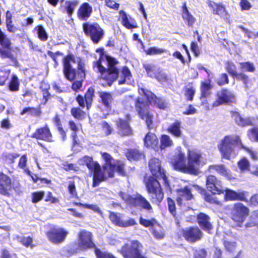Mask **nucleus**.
I'll return each instance as SVG.
<instances>
[{"instance_id":"nucleus-1","label":"nucleus","mask_w":258,"mask_h":258,"mask_svg":"<svg viewBox=\"0 0 258 258\" xmlns=\"http://www.w3.org/2000/svg\"><path fill=\"white\" fill-rule=\"evenodd\" d=\"M138 93L143 95L147 101L143 98L137 97L134 100L135 109L139 117L144 120L149 130L153 128L154 115L150 108V104H153L156 107L165 110L167 103L162 98L157 97L153 92L143 88H138Z\"/></svg>"},{"instance_id":"nucleus-2","label":"nucleus","mask_w":258,"mask_h":258,"mask_svg":"<svg viewBox=\"0 0 258 258\" xmlns=\"http://www.w3.org/2000/svg\"><path fill=\"white\" fill-rule=\"evenodd\" d=\"M202 159V153L197 150H188L187 162L185 163V156L181 147H177L169 161L174 170L184 173L198 175L200 173V166Z\"/></svg>"},{"instance_id":"nucleus-3","label":"nucleus","mask_w":258,"mask_h":258,"mask_svg":"<svg viewBox=\"0 0 258 258\" xmlns=\"http://www.w3.org/2000/svg\"><path fill=\"white\" fill-rule=\"evenodd\" d=\"M98 53V59L93 62V69L100 74L99 78L104 80L107 85L110 87L118 78L119 70L116 67L118 61L114 57L105 54L103 47L95 50Z\"/></svg>"},{"instance_id":"nucleus-4","label":"nucleus","mask_w":258,"mask_h":258,"mask_svg":"<svg viewBox=\"0 0 258 258\" xmlns=\"http://www.w3.org/2000/svg\"><path fill=\"white\" fill-rule=\"evenodd\" d=\"M239 147L248 153L253 160H257V153L245 147L242 143L240 137L237 135H229L225 136L218 143V149L220 153L222 159L231 160L234 158L237 154L234 147Z\"/></svg>"},{"instance_id":"nucleus-5","label":"nucleus","mask_w":258,"mask_h":258,"mask_svg":"<svg viewBox=\"0 0 258 258\" xmlns=\"http://www.w3.org/2000/svg\"><path fill=\"white\" fill-rule=\"evenodd\" d=\"M94 96L95 89L93 87L88 88L83 96L78 94L75 100L79 106L73 107L71 109L72 116L78 120L84 119L86 117V112L83 109L86 108L87 111L90 110L92 106Z\"/></svg>"},{"instance_id":"nucleus-6","label":"nucleus","mask_w":258,"mask_h":258,"mask_svg":"<svg viewBox=\"0 0 258 258\" xmlns=\"http://www.w3.org/2000/svg\"><path fill=\"white\" fill-rule=\"evenodd\" d=\"M101 154L104 163L102 165V170L100 165L99 170L95 172L93 176L92 185L93 187L98 186L101 182L106 180L107 178L114 176L115 163H112L114 161L113 158L107 152H103Z\"/></svg>"},{"instance_id":"nucleus-7","label":"nucleus","mask_w":258,"mask_h":258,"mask_svg":"<svg viewBox=\"0 0 258 258\" xmlns=\"http://www.w3.org/2000/svg\"><path fill=\"white\" fill-rule=\"evenodd\" d=\"M118 195L130 208L144 209L149 214L154 213L153 207L150 202L141 194L136 193L134 195H130L120 191Z\"/></svg>"},{"instance_id":"nucleus-8","label":"nucleus","mask_w":258,"mask_h":258,"mask_svg":"<svg viewBox=\"0 0 258 258\" xmlns=\"http://www.w3.org/2000/svg\"><path fill=\"white\" fill-rule=\"evenodd\" d=\"M153 176H149L145 180V185L150 200L153 203L159 204L164 198V192L160 183Z\"/></svg>"},{"instance_id":"nucleus-9","label":"nucleus","mask_w":258,"mask_h":258,"mask_svg":"<svg viewBox=\"0 0 258 258\" xmlns=\"http://www.w3.org/2000/svg\"><path fill=\"white\" fill-rule=\"evenodd\" d=\"M82 27L85 35L95 44L99 43L104 37V30L97 22H85Z\"/></svg>"},{"instance_id":"nucleus-10","label":"nucleus","mask_w":258,"mask_h":258,"mask_svg":"<svg viewBox=\"0 0 258 258\" xmlns=\"http://www.w3.org/2000/svg\"><path fill=\"white\" fill-rule=\"evenodd\" d=\"M143 246L138 240H134L131 242L130 245L125 243L123 245L119 251L124 258H148L142 254Z\"/></svg>"},{"instance_id":"nucleus-11","label":"nucleus","mask_w":258,"mask_h":258,"mask_svg":"<svg viewBox=\"0 0 258 258\" xmlns=\"http://www.w3.org/2000/svg\"><path fill=\"white\" fill-rule=\"evenodd\" d=\"M250 210L241 203H236L233 205L230 212L231 220L238 227H242L245 219L249 215Z\"/></svg>"},{"instance_id":"nucleus-12","label":"nucleus","mask_w":258,"mask_h":258,"mask_svg":"<svg viewBox=\"0 0 258 258\" xmlns=\"http://www.w3.org/2000/svg\"><path fill=\"white\" fill-rule=\"evenodd\" d=\"M216 99L213 102L212 107H217L222 105L235 104L237 99L234 93L230 91L227 88H223L217 92Z\"/></svg>"},{"instance_id":"nucleus-13","label":"nucleus","mask_w":258,"mask_h":258,"mask_svg":"<svg viewBox=\"0 0 258 258\" xmlns=\"http://www.w3.org/2000/svg\"><path fill=\"white\" fill-rule=\"evenodd\" d=\"M20 188V184L17 183L14 185L11 178L3 172H0V195L10 197L12 190H17Z\"/></svg>"},{"instance_id":"nucleus-14","label":"nucleus","mask_w":258,"mask_h":258,"mask_svg":"<svg viewBox=\"0 0 258 258\" xmlns=\"http://www.w3.org/2000/svg\"><path fill=\"white\" fill-rule=\"evenodd\" d=\"M182 237L186 241L194 243L202 240L204 233L198 226H189L180 230Z\"/></svg>"},{"instance_id":"nucleus-15","label":"nucleus","mask_w":258,"mask_h":258,"mask_svg":"<svg viewBox=\"0 0 258 258\" xmlns=\"http://www.w3.org/2000/svg\"><path fill=\"white\" fill-rule=\"evenodd\" d=\"M149 168L152 175L159 179L162 178L165 185L169 186V181L164 169L161 167V161L157 158H152L149 161Z\"/></svg>"},{"instance_id":"nucleus-16","label":"nucleus","mask_w":258,"mask_h":258,"mask_svg":"<svg viewBox=\"0 0 258 258\" xmlns=\"http://www.w3.org/2000/svg\"><path fill=\"white\" fill-rule=\"evenodd\" d=\"M69 232L63 228L53 227L46 232L48 240L54 244H59L63 242Z\"/></svg>"},{"instance_id":"nucleus-17","label":"nucleus","mask_w":258,"mask_h":258,"mask_svg":"<svg viewBox=\"0 0 258 258\" xmlns=\"http://www.w3.org/2000/svg\"><path fill=\"white\" fill-rule=\"evenodd\" d=\"M75 62L74 55L70 53L65 56L62 60L63 73L64 77L69 81L76 79V69L73 68L71 62Z\"/></svg>"},{"instance_id":"nucleus-18","label":"nucleus","mask_w":258,"mask_h":258,"mask_svg":"<svg viewBox=\"0 0 258 258\" xmlns=\"http://www.w3.org/2000/svg\"><path fill=\"white\" fill-rule=\"evenodd\" d=\"M31 138L37 141H43L47 143L54 142L53 135L47 124L36 128L31 135Z\"/></svg>"},{"instance_id":"nucleus-19","label":"nucleus","mask_w":258,"mask_h":258,"mask_svg":"<svg viewBox=\"0 0 258 258\" xmlns=\"http://www.w3.org/2000/svg\"><path fill=\"white\" fill-rule=\"evenodd\" d=\"M78 247L80 249L86 250L91 248H96V246L93 241L92 233L85 230H82L78 234Z\"/></svg>"},{"instance_id":"nucleus-20","label":"nucleus","mask_w":258,"mask_h":258,"mask_svg":"<svg viewBox=\"0 0 258 258\" xmlns=\"http://www.w3.org/2000/svg\"><path fill=\"white\" fill-rule=\"evenodd\" d=\"M108 217L113 225L119 227L126 228L137 225L135 219L130 218L127 220L123 221L120 214L113 211H109Z\"/></svg>"},{"instance_id":"nucleus-21","label":"nucleus","mask_w":258,"mask_h":258,"mask_svg":"<svg viewBox=\"0 0 258 258\" xmlns=\"http://www.w3.org/2000/svg\"><path fill=\"white\" fill-rule=\"evenodd\" d=\"M128 119H123L119 118L115 121L117 133L120 137H124L130 136L133 135V132L131 126L130 121L131 120L130 115H126Z\"/></svg>"},{"instance_id":"nucleus-22","label":"nucleus","mask_w":258,"mask_h":258,"mask_svg":"<svg viewBox=\"0 0 258 258\" xmlns=\"http://www.w3.org/2000/svg\"><path fill=\"white\" fill-rule=\"evenodd\" d=\"M230 113L235 124L239 127L252 126L255 123L253 117L247 116L244 117L239 112L237 111L231 110Z\"/></svg>"},{"instance_id":"nucleus-23","label":"nucleus","mask_w":258,"mask_h":258,"mask_svg":"<svg viewBox=\"0 0 258 258\" xmlns=\"http://www.w3.org/2000/svg\"><path fill=\"white\" fill-rule=\"evenodd\" d=\"M207 189L213 194L221 195L224 193L221 182L213 175H209L206 178Z\"/></svg>"},{"instance_id":"nucleus-24","label":"nucleus","mask_w":258,"mask_h":258,"mask_svg":"<svg viewBox=\"0 0 258 258\" xmlns=\"http://www.w3.org/2000/svg\"><path fill=\"white\" fill-rule=\"evenodd\" d=\"M206 3L214 15L218 16L221 19L227 18L228 11L225 6L222 3H216L212 1L208 0Z\"/></svg>"},{"instance_id":"nucleus-25","label":"nucleus","mask_w":258,"mask_h":258,"mask_svg":"<svg viewBox=\"0 0 258 258\" xmlns=\"http://www.w3.org/2000/svg\"><path fill=\"white\" fill-rule=\"evenodd\" d=\"M210 220V216L204 213L200 212L197 215V221L200 228L208 233H210L213 228Z\"/></svg>"},{"instance_id":"nucleus-26","label":"nucleus","mask_w":258,"mask_h":258,"mask_svg":"<svg viewBox=\"0 0 258 258\" xmlns=\"http://www.w3.org/2000/svg\"><path fill=\"white\" fill-rule=\"evenodd\" d=\"M121 25L127 29H133L138 28V24L135 19L128 15L124 11H119Z\"/></svg>"},{"instance_id":"nucleus-27","label":"nucleus","mask_w":258,"mask_h":258,"mask_svg":"<svg viewBox=\"0 0 258 258\" xmlns=\"http://www.w3.org/2000/svg\"><path fill=\"white\" fill-rule=\"evenodd\" d=\"M79 162L81 165L86 166L88 169L93 173V175L95 172L99 170V163L97 161H94L91 156L85 155L79 159Z\"/></svg>"},{"instance_id":"nucleus-28","label":"nucleus","mask_w":258,"mask_h":258,"mask_svg":"<svg viewBox=\"0 0 258 258\" xmlns=\"http://www.w3.org/2000/svg\"><path fill=\"white\" fill-rule=\"evenodd\" d=\"M92 12V7L88 3L84 2L77 10V18L80 21H87L91 17Z\"/></svg>"},{"instance_id":"nucleus-29","label":"nucleus","mask_w":258,"mask_h":258,"mask_svg":"<svg viewBox=\"0 0 258 258\" xmlns=\"http://www.w3.org/2000/svg\"><path fill=\"white\" fill-rule=\"evenodd\" d=\"M192 186L202 196L203 199L207 203L215 205H221V202L218 200L217 198L209 194L204 188L197 184H193Z\"/></svg>"},{"instance_id":"nucleus-30","label":"nucleus","mask_w":258,"mask_h":258,"mask_svg":"<svg viewBox=\"0 0 258 258\" xmlns=\"http://www.w3.org/2000/svg\"><path fill=\"white\" fill-rule=\"evenodd\" d=\"M125 156L130 161H138L145 159L144 152L139 147L127 149Z\"/></svg>"},{"instance_id":"nucleus-31","label":"nucleus","mask_w":258,"mask_h":258,"mask_svg":"<svg viewBox=\"0 0 258 258\" xmlns=\"http://www.w3.org/2000/svg\"><path fill=\"white\" fill-rule=\"evenodd\" d=\"M176 192L178 196L176 201L179 205L182 204L183 200L188 201L194 199V196L188 186H184L183 188L177 189Z\"/></svg>"},{"instance_id":"nucleus-32","label":"nucleus","mask_w":258,"mask_h":258,"mask_svg":"<svg viewBox=\"0 0 258 258\" xmlns=\"http://www.w3.org/2000/svg\"><path fill=\"white\" fill-rule=\"evenodd\" d=\"M181 9V17L184 23L188 27H192L196 21V19L188 10L186 2L182 4Z\"/></svg>"},{"instance_id":"nucleus-33","label":"nucleus","mask_w":258,"mask_h":258,"mask_svg":"<svg viewBox=\"0 0 258 258\" xmlns=\"http://www.w3.org/2000/svg\"><path fill=\"white\" fill-rule=\"evenodd\" d=\"M100 102L103 105L106 110L110 111L113 103L112 94L109 92L101 91L98 93Z\"/></svg>"},{"instance_id":"nucleus-34","label":"nucleus","mask_w":258,"mask_h":258,"mask_svg":"<svg viewBox=\"0 0 258 258\" xmlns=\"http://www.w3.org/2000/svg\"><path fill=\"white\" fill-rule=\"evenodd\" d=\"M143 140L144 145L147 148L155 149L159 147V140L154 133L148 132Z\"/></svg>"},{"instance_id":"nucleus-35","label":"nucleus","mask_w":258,"mask_h":258,"mask_svg":"<svg viewBox=\"0 0 258 258\" xmlns=\"http://www.w3.org/2000/svg\"><path fill=\"white\" fill-rule=\"evenodd\" d=\"M69 128L72 132L71 137L73 141V145L74 146L78 145V138L77 133L80 129L82 128V125L80 123H77L73 120H70L68 121Z\"/></svg>"},{"instance_id":"nucleus-36","label":"nucleus","mask_w":258,"mask_h":258,"mask_svg":"<svg viewBox=\"0 0 258 258\" xmlns=\"http://www.w3.org/2000/svg\"><path fill=\"white\" fill-rule=\"evenodd\" d=\"M213 86L211 84V80L208 79L206 81H202L200 84V99H205L211 94V89Z\"/></svg>"},{"instance_id":"nucleus-37","label":"nucleus","mask_w":258,"mask_h":258,"mask_svg":"<svg viewBox=\"0 0 258 258\" xmlns=\"http://www.w3.org/2000/svg\"><path fill=\"white\" fill-rule=\"evenodd\" d=\"M181 121L176 119L171 123L167 127V132L176 138H180L182 136Z\"/></svg>"},{"instance_id":"nucleus-38","label":"nucleus","mask_w":258,"mask_h":258,"mask_svg":"<svg viewBox=\"0 0 258 258\" xmlns=\"http://www.w3.org/2000/svg\"><path fill=\"white\" fill-rule=\"evenodd\" d=\"M20 157V154L17 153H3L2 155V159L8 165H14L16 160Z\"/></svg>"},{"instance_id":"nucleus-39","label":"nucleus","mask_w":258,"mask_h":258,"mask_svg":"<svg viewBox=\"0 0 258 258\" xmlns=\"http://www.w3.org/2000/svg\"><path fill=\"white\" fill-rule=\"evenodd\" d=\"M20 80L16 75H13L8 83V87L11 92H15L19 90Z\"/></svg>"},{"instance_id":"nucleus-40","label":"nucleus","mask_w":258,"mask_h":258,"mask_svg":"<svg viewBox=\"0 0 258 258\" xmlns=\"http://www.w3.org/2000/svg\"><path fill=\"white\" fill-rule=\"evenodd\" d=\"M184 95L187 101H192L196 93V88L192 85V83H189L188 85L184 87Z\"/></svg>"},{"instance_id":"nucleus-41","label":"nucleus","mask_w":258,"mask_h":258,"mask_svg":"<svg viewBox=\"0 0 258 258\" xmlns=\"http://www.w3.org/2000/svg\"><path fill=\"white\" fill-rule=\"evenodd\" d=\"M79 4L78 0L66 1L65 2L64 10L67 12L69 17H72L74 11Z\"/></svg>"},{"instance_id":"nucleus-42","label":"nucleus","mask_w":258,"mask_h":258,"mask_svg":"<svg viewBox=\"0 0 258 258\" xmlns=\"http://www.w3.org/2000/svg\"><path fill=\"white\" fill-rule=\"evenodd\" d=\"M28 113L31 116L39 117L41 115L42 111L40 107L35 108L33 107H27L24 108L20 112V114L23 115Z\"/></svg>"},{"instance_id":"nucleus-43","label":"nucleus","mask_w":258,"mask_h":258,"mask_svg":"<svg viewBox=\"0 0 258 258\" xmlns=\"http://www.w3.org/2000/svg\"><path fill=\"white\" fill-rule=\"evenodd\" d=\"M86 77L76 76V79L72 81L71 89L75 92H78L83 87V82Z\"/></svg>"},{"instance_id":"nucleus-44","label":"nucleus","mask_w":258,"mask_h":258,"mask_svg":"<svg viewBox=\"0 0 258 258\" xmlns=\"http://www.w3.org/2000/svg\"><path fill=\"white\" fill-rule=\"evenodd\" d=\"M28 157L26 154H24L20 156L18 163V167L24 170V172L28 175H30L31 172L27 167Z\"/></svg>"},{"instance_id":"nucleus-45","label":"nucleus","mask_w":258,"mask_h":258,"mask_svg":"<svg viewBox=\"0 0 258 258\" xmlns=\"http://www.w3.org/2000/svg\"><path fill=\"white\" fill-rule=\"evenodd\" d=\"M209 169L215 171L217 173L222 176H228L229 174V170L226 169L225 165L223 164L212 165L210 166Z\"/></svg>"},{"instance_id":"nucleus-46","label":"nucleus","mask_w":258,"mask_h":258,"mask_svg":"<svg viewBox=\"0 0 258 258\" xmlns=\"http://www.w3.org/2000/svg\"><path fill=\"white\" fill-rule=\"evenodd\" d=\"M6 25L8 31L10 33H14L18 29L13 24L12 15L10 11L6 13Z\"/></svg>"},{"instance_id":"nucleus-47","label":"nucleus","mask_w":258,"mask_h":258,"mask_svg":"<svg viewBox=\"0 0 258 258\" xmlns=\"http://www.w3.org/2000/svg\"><path fill=\"white\" fill-rule=\"evenodd\" d=\"M121 77L122 78L121 80L118 81L119 85H122L125 83L126 80H130L132 77V73L126 66H123L121 69Z\"/></svg>"},{"instance_id":"nucleus-48","label":"nucleus","mask_w":258,"mask_h":258,"mask_svg":"<svg viewBox=\"0 0 258 258\" xmlns=\"http://www.w3.org/2000/svg\"><path fill=\"white\" fill-rule=\"evenodd\" d=\"M173 143L170 137L167 135H162L160 137V144L159 147L160 149H165L167 147L173 146Z\"/></svg>"},{"instance_id":"nucleus-49","label":"nucleus","mask_w":258,"mask_h":258,"mask_svg":"<svg viewBox=\"0 0 258 258\" xmlns=\"http://www.w3.org/2000/svg\"><path fill=\"white\" fill-rule=\"evenodd\" d=\"M247 136L249 140L258 142V125L248 129L247 131Z\"/></svg>"},{"instance_id":"nucleus-50","label":"nucleus","mask_w":258,"mask_h":258,"mask_svg":"<svg viewBox=\"0 0 258 258\" xmlns=\"http://www.w3.org/2000/svg\"><path fill=\"white\" fill-rule=\"evenodd\" d=\"M139 223L144 227L148 228L154 227L158 222L155 218H151L150 219H146L141 216L139 218Z\"/></svg>"},{"instance_id":"nucleus-51","label":"nucleus","mask_w":258,"mask_h":258,"mask_svg":"<svg viewBox=\"0 0 258 258\" xmlns=\"http://www.w3.org/2000/svg\"><path fill=\"white\" fill-rule=\"evenodd\" d=\"M144 52L147 55H159L165 53L166 50L161 48H158L156 46L150 47L147 49H145Z\"/></svg>"},{"instance_id":"nucleus-52","label":"nucleus","mask_w":258,"mask_h":258,"mask_svg":"<svg viewBox=\"0 0 258 258\" xmlns=\"http://www.w3.org/2000/svg\"><path fill=\"white\" fill-rule=\"evenodd\" d=\"M237 81H241L245 87H248V85L250 80L248 75L243 73H237L233 78Z\"/></svg>"},{"instance_id":"nucleus-53","label":"nucleus","mask_w":258,"mask_h":258,"mask_svg":"<svg viewBox=\"0 0 258 258\" xmlns=\"http://www.w3.org/2000/svg\"><path fill=\"white\" fill-rule=\"evenodd\" d=\"M19 242L26 247L33 248L34 246L33 238L30 236H23L19 238Z\"/></svg>"},{"instance_id":"nucleus-54","label":"nucleus","mask_w":258,"mask_h":258,"mask_svg":"<svg viewBox=\"0 0 258 258\" xmlns=\"http://www.w3.org/2000/svg\"><path fill=\"white\" fill-rule=\"evenodd\" d=\"M168 209L169 212L175 218H177L176 208L175 201L170 197L167 198Z\"/></svg>"},{"instance_id":"nucleus-55","label":"nucleus","mask_w":258,"mask_h":258,"mask_svg":"<svg viewBox=\"0 0 258 258\" xmlns=\"http://www.w3.org/2000/svg\"><path fill=\"white\" fill-rule=\"evenodd\" d=\"M239 65L241 70L245 72L253 73L255 71L253 63L250 61L240 62Z\"/></svg>"},{"instance_id":"nucleus-56","label":"nucleus","mask_w":258,"mask_h":258,"mask_svg":"<svg viewBox=\"0 0 258 258\" xmlns=\"http://www.w3.org/2000/svg\"><path fill=\"white\" fill-rule=\"evenodd\" d=\"M11 71L10 70H2L0 69V86H3L10 77Z\"/></svg>"},{"instance_id":"nucleus-57","label":"nucleus","mask_w":258,"mask_h":258,"mask_svg":"<svg viewBox=\"0 0 258 258\" xmlns=\"http://www.w3.org/2000/svg\"><path fill=\"white\" fill-rule=\"evenodd\" d=\"M225 70L226 72L232 77L237 73L236 71V67L235 64L232 62L228 61L225 63Z\"/></svg>"},{"instance_id":"nucleus-58","label":"nucleus","mask_w":258,"mask_h":258,"mask_svg":"<svg viewBox=\"0 0 258 258\" xmlns=\"http://www.w3.org/2000/svg\"><path fill=\"white\" fill-rule=\"evenodd\" d=\"M35 29L37 30L38 37L40 40L45 41L48 39V35L42 25L37 26Z\"/></svg>"},{"instance_id":"nucleus-59","label":"nucleus","mask_w":258,"mask_h":258,"mask_svg":"<svg viewBox=\"0 0 258 258\" xmlns=\"http://www.w3.org/2000/svg\"><path fill=\"white\" fill-rule=\"evenodd\" d=\"M67 189L69 194L72 198H78V192L77 190L75 182L74 181H69Z\"/></svg>"},{"instance_id":"nucleus-60","label":"nucleus","mask_w":258,"mask_h":258,"mask_svg":"<svg viewBox=\"0 0 258 258\" xmlns=\"http://www.w3.org/2000/svg\"><path fill=\"white\" fill-rule=\"evenodd\" d=\"M94 253L97 258H116L112 254L107 251H102L97 247L94 249Z\"/></svg>"},{"instance_id":"nucleus-61","label":"nucleus","mask_w":258,"mask_h":258,"mask_svg":"<svg viewBox=\"0 0 258 258\" xmlns=\"http://www.w3.org/2000/svg\"><path fill=\"white\" fill-rule=\"evenodd\" d=\"M143 66L148 76L150 77L153 78L157 70L156 66L154 64L149 63L143 64Z\"/></svg>"},{"instance_id":"nucleus-62","label":"nucleus","mask_w":258,"mask_h":258,"mask_svg":"<svg viewBox=\"0 0 258 258\" xmlns=\"http://www.w3.org/2000/svg\"><path fill=\"white\" fill-rule=\"evenodd\" d=\"M229 83V79L228 75L223 73L220 75L217 81V84L219 86H223Z\"/></svg>"},{"instance_id":"nucleus-63","label":"nucleus","mask_w":258,"mask_h":258,"mask_svg":"<svg viewBox=\"0 0 258 258\" xmlns=\"http://www.w3.org/2000/svg\"><path fill=\"white\" fill-rule=\"evenodd\" d=\"M249 192L246 191H239L235 192V201H243L247 202V197L248 196Z\"/></svg>"},{"instance_id":"nucleus-64","label":"nucleus","mask_w":258,"mask_h":258,"mask_svg":"<svg viewBox=\"0 0 258 258\" xmlns=\"http://www.w3.org/2000/svg\"><path fill=\"white\" fill-rule=\"evenodd\" d=\"M224 199L226 201H235V192L236 191L226 188L224 190Z\"/></svg>"}]
</instances>
